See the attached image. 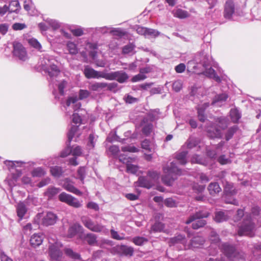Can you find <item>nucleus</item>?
<instances>
[{
  "instance_id": "f257e3e1",
  "label": "nucleus",
  "mask_w": 261,
  "mask_h": 261,
  "mask_svg": "<svg viewBox=\"0 0 261 261\" xmlns=\"http://www.w3.org/2000/svg\"><path fill=\"white\" fill-rule=\"evenodd\" d=\"M164 175L162 177L163 182L167 186H171L177 179V176L181 174V171L175 164H170L163 168Z\"/></svg>"
},
{
  "instance_id": "f03ea898",
  "label": "nucleus",
  "mask_w": 261,
  "mask_h": 261,
  "mask_svg": "<svg viewBox=\"0 0 261 261\" xmlns=\"http://www.w3.org/2000/svg\"><path fill=\"white\" fill-rule=\"evenodd\" d=\"M221 249L226 256L232 261H245L244 254L237 251L235 248L227 243L222 244Z\"/></svg>"
},
{
  "instance_id": "7ed1b4c3",
  "label": "nucleus",
  "mask_w": 261,
  "mask_h": 261,
  "mask_svg": "<svg viewBox=\"0 0 261 261\" xmlns=\"http://www.w3.org/2000/svg\"><path fill=\"white\" fill-rule=\"evenodd\" d=\"M208 216V213H203L202 211H199L190 216L186 221V223L188 224L193 222L192 228L194 229H198L206 224V221L202 219V218H206Z\"/></svg>"
},
{
  "instance_id": "20e7f679",
  "label": "nucleus",
  "mask_w": 261,
  "mask_h": 261,
  "mask_svg": "<svg viewBox=\"0 0 261 261\" xmlns=\"http://www.w3.org/2000/svg\"><path fill=\"white\" fill-rule=\"evenodd\" d=\"M81 220L85 227L92 231L95 232L106 231L104 225L96 223L88 216H83L81 217Z\"/></svg>"
},
{
  "instance_id": "39448f33",
  "label": "nucleus",
  "mask_w": 261,
  "mask_h": 261,
  "mask_svg": "<svg viewBox=\"0 0 261 261\" xmlns=\"http://www.w3.org/2000/svg\"><path fill=\"white\" fill-rule=\"evenodd\" d=\"M62 247V245L58 242L49 246L48 253L51 261H63V255L60 249Z\"/></svg>"
},
{
  "instance_id": "423d86ee",
  "label": "nucleus",
  "mask_w": 261,
  "mask_h": 261,
  "mask_svg": "<svg viewBox=\"0 0 261 261\" xmlns=\"http://www.w3.org/2000/svg\"><path fill=\"white\" fill-rule=\"evenodd\" d=\"M254 229V224L249 217L248 219H245L239 227L238 234L240 236H248L251 237H253Z\"/></svg>"
},
{
  "instance_id": "0eeeda50",
  "label": "nucleus",
  "mask_w": 261,
  "mask_h": 261,
  "mask_svg": "<svg viewBox=\"0 0 261 261\" xmlns=\"http://www.w3.org/2000/svg\"><path fill=\"white\" fill-rule=\"evenodd\" d=\"M13 54L14 56L23 61H25L28 59L26 49L21 43L14 41L13 43Z\"/></svg>"
},
{
  "instance_id": "6e6552de",
  "label": "nucleus",
  "mask_w": 261,
  "mask_h": 261,
  "mask_svg": "<svg viewBox=\"0 0 261 261\" xmlns=\"http://www.w3.org/2000/svg\"><path fill=\"white\" fill-rule=\"evenodd\" d=\"M59 199L61 202H65L75 208L80 207L82 205L81 202L77 199L65 192H63L59 195Z\"/></svg>"
},
{
  "instance_id": "1a4fd4ad",
  "label": "nucleus",
  "mask_w": 261,
  "mask_h": 261,
  "mask_svg": "<svg viewBox=\"0 0 261 261\" xmlns=\"http://www.w3.org/2000/svg\"><path fill=\"white\" fill-rule=\"evenodd\" d=\"M129 76L123 71H118L107 73L106 79L107 80H116L119 83H123L127 81Z\"/></svg>"
},
{
  "instance_id": "9d476101",
  "label": "nucleus",
  "mask_w": 261,
  "mask_h": 261,
  "mask_svg": "<svg viewBox=\"0 0 261 261\" xmlns=\"http://www.w3.org/2000/svg\"><path fill=\"white\" fill-rule=\"evenodd\" d=\"M117 84L115 83H107L105 82H95L91 84L89 88L93 91H99L105 88H107L108 91H112L116 88Z\"/></svg>"
},
{
  "instance_id": "9b49d317",
  "label": "nucleus",
  "mask_w": 261,
  "mask_h": 261,
  "mask_svg": "<svg viewBox=\"0 0 261 261\" xmlns=\"http://www.w3.org/2000/svg\"><path fill=\"white\" fill-rule=\"evenodd\" d=\"M38 216L42 217L41 224L45 226L55 224L58 218L56 215L52 212H47L44 215L39 214Z\"/></svg>"
},
{
  "instance_id": "f8f14e48",
  "label": "nucleus",
  "mask_w": 261,
  "mask_h": 261,
  "mask_svg": "<svg viewBox=\"0 0 261 261\" xmlns=\"http://www.w3.org/2000/svg\"><path fill=\"white\" fill-rule=\"evenodd\" d=\"M84 74L85 77L88 79L99 78L106 79L107 73L97 71L88 66L85 67L84 70Z\"/></svg>"
},
{
  "instance_id": "ddd939ff",
  "label": "nucleus",
  "mask_w": 261,
  "mask_h": 261,
  "mask_svg": "<svg viewBox=\"0 0 261 261\" xmlns=\"http://www.w3.org/2000/svg\"><path fill=\"white\" fill-rule=\"evenodd\" d=\"M235 12V5L232 0H227L224 6L223 16L225 19H231Z\"/></svg>"
},
{
  "instance_id": "4468645a",
  "label": "nucleus",
  "mask_w": 261,
  "mask_h": 261,
  "mask_svg": "<svg viewBox=\"0 0 261 261\" xmlns=\"http://www.w3.org/2000/svg\"><path fill=\"white\" fill-rule=\"evenodd\" d=\"M187 240L185 236L178 234L174 237L170 239L168 242L170 246H177L180 245V247L181 249L187 248L188 245H186Z\"/></svg>"
},
{
  "instance_id": "2eb2a0df",
  "label": "nucleus",
  "mask_w": 261,
  "mask_h": 261,
  "mask_svg": "<svg viewBox=\"0 0 261 261\" xmlns=\"http://www.w3.org/2000/svg\"><path fill=\"white\" fill-rule=\"evenodd\" d=\"M224 192L226 195H233L237 194V190L233 184L226 180L223 181Z\"/></svg>"
},
{
  "instance_id": "dca6fc26",
  "label": "nucleus",
  "mask_w": 261,
  "mask_h": 261,
  "mask_svg": "<svg viewBox=\"0 0 261 261\" xmlns=\"http://www.w3.org/2000/svg\"><path fill=\"white\" fill-rule=\"evenodd\" d=\"M204 241V239L202 237H195L191 240L190 244L188 245L187 248H198L203 245Z\"/></svg>"
},
{
  "instance_id": "f3484780",
  "label": "nucleus",
  "mask_w": 261,
  "mask_h": 261,
  "mask_svg": "<svg viewBox=\"0 0 261 261\" xmlns=\"http://www.w3.org/2000/svg\"><path fill=\"white\" fill-rule=\"evenodd\" d=\"M44 70L50 77L57 76L60 73V69L55 64L50 65L49 67L44 68Z\"/></svg>"
},
{
  "instance_id": "a211bd4d",
  "label": "nucleus",
  "mask_w": 261,
  "mask_h": 261,
  "mask_svg": "<svg viewBox=\"0 0 261 261\" xmlns=\"http://www.w3.org/2000/svg\"><path fill=\"white\" fill-rule=\"evenodd\" d=\"M209 193L212 196H215L221 191V188L217 182H211L207 187Z\"/></svg>"
},
{
  "instance_id": "6ab92c4d",
  "label": "nucleus",
  "mask_w": 261,
  "mask_h": 261,
  "mask_svg": "<svg viewBox=\"0 0 261 261\" xmlns=\"http://www.w3.org/2000/svg\"><path fill=\"white\" fill-rule=\"evenodd\" d=\"M228 218L227 212L219 211L216 212L214 220L216 222L220 223L227 220Z\"/></svg>"
},
{
  "instance_id": "aec40b11",
  "label": "nucleus",
  "mask_w": 261,
  "mask_h": 261,
  "mask_svg": "<svg viewBox=\"0 0 261 261\" xmlns=\"http://www.w3.org/2000/svg\"><path fill=\"white\" fill-rule=\"evenodd\" d=\"M137 182L139 186L147 189H150L153 184L152 181L148 180L146 177L143 176L140 177Z\"/></svg>"
},
{
  "instance_id": "412c9836",
  "label": "nucleus",
  "mask_w": 261,
  "mask_h": 261,
  "mask_svg": "<svg viewBox=\"0 0 261 261\" xmlns=\"http://www.w3.org/2000/svg\"><path fill=\"white\" fill-rule=\"evenodd\" d=\"M165 225L162 222H156L150 228V233L165 232Z\"/></svg>"
},
{
  "instance_id": "4be33fe9",
  "label": "nucleus",
  "mask_w": 261,
  "mask_h": 261,
  "mask_svg": "<svg viewBox=\"0 0 261 261\" xmlns=\"http://www.w3.org/2000/svg\"><path fill=\"white\" fill-rule=\"evenodd\" d=\"M118 251L123 255L132 256L134 253V249L131 247L121 245L118 247Z\"/></svg>"
},
{
  "instance_id": "5701e85b",
  "label": "nucleus",
  "mask_w": 261,
  "mask_h": 261,
  "mask_svg": "<svg viewBox=\"0 0 261 261\" xmlns=\"http://www.w3.org/2000/svg\"><path fill=\"white\" fill-rule=\"evenodd\" d=\"M42 241V236L38 234H34L30 239V243L34 247L41 245Z\"/></svg>"
},
{
  "instance_id": "b1692460",
  "label": "nucleus",
  "mask_w": 261,
  "mask_h": 261,
  "mask_svg": "<svg viewBox=\"0 0 261 261\" xmlns=\"http://www.w3.org/2000/svg\"><path fill=\"white\" fill-rule=\"evenodd\" d=\"M27 212V208L25 204L23 202H19L17 206V214L20 220H22Z\"/></svg>"
},
{
  "instance_id": "393cba45",
  "label": "nucleus",
  "mask_w": 261,
  "mask_h": 261,
  "mask_svg": "<svg viewBox=\"0 0 261 261\" xmlns=\"http://www.w3.org/2000/svg\"><path fill=\"white\" fill-rule=\"evenodd\" d=\"M216 122L218 123L217 126L222 129H225L228 126L229 120L224 117H218Z\"/></svg>"
},
{
  "instance_id": "a878e982",
  "label": "nucleus",
  "mask_w": 261,
  "mask_h": 261,
  "mask_svg": "<svg viewBox=\"0 0 261 261\" xmlns=\"http://www.w3.org/2000/svg\"><path fill=\"white\" fill-rule=\"evenodd\" d=\"M9 7V12L11 13L15 12L18 13L19 10L20 9V6L18 1H13L10 3Z\"/></svg>"
},
{
  "instance_id": "bb28decb",
  "label": "nucleus",
  "mask_w": 261,
  "mask_h": 261,
  "mask_svg": "<svg viewBox=\"0 0 261 261\" xmlns=\"http://www.w3.org/2000/svg\"><path fill=\"white\" fill-rule=\"evenodd\" d=\"M188 153V152L186 150L177 152L174 154V158L182 163H186V157Z\"/></svg>"
},
{
  "instance_id": "cd10ccee",
  "label": "nucleus",
  "mask_w": 261,
  "mask_h": 261,
  "mask_svg": "<svg viewBox=\"0 0 261 261\" xmlns=\"http://www.w3.org/2000/svg\"><path fill=\"white\" fill-rule=\"evenodd\" d=\"M207 134L208 136L211 138H221L222 136V133L218 128L207 130Z\"/></svg>"
},
{
  "instance_id": "c85d7f7f",
  "label": "nucleus",
  "mask_w": 261,
  "mask_h": 261,
  "mask_svg": "<svg viewBox=\"0 0 261 261\" xmlns=\"http://www.w3.org/2000/svg\"><path fill=\"white\" fill-rule=\"evenodd\" d=\"M60 191V190L58 188L54 187H49L45 192L44 195L49 199H50L57 195Z\"/></svg>"
},
{
  "instance_id": "c756f323",
  "label": "nucleus",
  "mask_w": 261,
  "mask_h": 261,
  "mask_svg": "<svg viewBox=\"0 0 261 261\" xmlns=\"http://www.w3.org/2000/svg\"><path fill=\"white\" fill-rule=\"evenodd\" d=\"M230 117L233 123H237L241 118V114L238 109H232L230 111Z\"/></svg>"
},
{
  "instance_id": "7c9ffc66",
  "label": "nucleus",
  "mask_w": 261,
  "mask_h": 261,
  "mask_svg": "<svg viewBox=\"0 0 261 261\" xmlns=\"http://www.w3.org/2000/svg\"><path fill=\"white\" fill-rule=\"evenodd\" d=\"M82 228V226L79 224H74L69 228L68 235L70 238L72 237L77 232Z\"/></svg>"
},
{
  "instance_id": "2f4dec72",
  "label": "nucleus",
  "mask_w": 261,
  "mask_h": 261,
  "mask_svg": "<svg viewBox=\"0 0 261 261\" xmlns=\"http://www.w3.org/2000/svg\"><path fill=\"white\" fill-rule=\"evenodd\" d=\"M85 239L90 245H94L97 243V236L94 233H87L85 237Z\"/></svg>"
},
{
  "instance_id": "473e14b6",
  "label": "nucleus",
  "mask_w": 261,
  "mask_h": 261,
  "mask_svg": "<svg viewBox=\"0 0 261 261\" xmlns=\"http://www.w3.org/2000/svg\"><path fill=\"white\" fill-rule=\"evenodd\" d=\"M189 16L190 14L187 11L181 9H177L174 13V16L180 19H184L189 17Z\"/></svg>"
},
{
  "instance_id": "72a5a7b5",
  "label": "nucleus",
  "mask_w": 261,
  "mask_h": 261,
  "mask_svg": "<svg viewBox=\"0 0 261 261\" xmlns=\"http://www.w3.org/2000/svg\"><path fill=\"white\" fill-rule=\"evenodd\" d=\"M238 126L234 125L229 127L225 133V138L226 141L229 140L231 139L234 134L238 130Z\"/></svg>"
},
{
  "instance_id": "f704fd0d",
  "label": "nucleus",
  "mask_w": 261,
  "mask_h": 261,
  "mask_svg": "<svg viewBox=\"0 0 261 261\" xmlns=\"http://www.w3.org/2000/svg\"><path fill=\"white\" fill-rule=\"evenodd\" d=\"M64 251H65V253L66 254V255L72 259H81L80 255L79 253L74 252L70 248H65L64 250Z\"/></svg>"
},
{
  "instance_id": "c9c22d12",
  "label": "nucleus",
  "mask_w": 261,
  "mask_h": 261,
  "mask_svg": "<svg viewBox=\"0 0 261 261\" xmlns=\"http://www.w3.org/2000/svg\"><path fill=\"white\" fill-rule=\"evenodd\" d=\"M33 177H41L46 174L45 171L41 167H38L33 169L31 172Z\"/></svg>"
},
{
  "instance_id": "e433bc0d",
  "label": "nucleus",
  "mask_w": 261,
  "mask_h": 261,
  "mask_svg": "<svg viewBox=\"0 0 261 261\" xmlns=\"http://www.w3.org/2000/svg\"><path fill=\"white\" fill-rule=\"evenodd\" d=\"M148 240L143 237H136L133 238L132 242L137 246H142L148 242Z\"/></svg>"
},
{
  "instance_id": "4c0bfd02",
  "label": "nucleus",
  "mask_w": 261,
  "mask_h": 261,
  "mask_svg": "<svg viewBox=\"0 0 261 261\" xmlns=\"http://www.w3.org/2000/svg\"><path fill=\"white\" fill-rule=\"evenodd\" d=\"M50 172L52 175L56 177L61 176L63 173L62 169L57 166L52 167L50 169Z\"/></svg>"
},
{
  "instance_id": "58836bf2",
  "label": "nucleus",
  "mask_w": 261,
  "mask_h": 261,
  "mask_svg": "<svg viewBox=\"0 0 261 261\" xmlns=\"http://www.w3.org/2000/svg\"><path fill=\"white\" fill-rule=\"evenodd\" d=\"M228 97V95L225 93L218 94L216 95L214 98L212 104H214L218 102L225 101L227 100Z\"/></svg>"
},
{
  "instance_id": "ea45409f",
  "label": "nucleus",
  "mask_w": 261,
  "mask_h": 261,
  "mask_svg": "<svg viewBox=\"0 0 261 261\" xmlns=\"http://www.w3.org/2000/svg\"><path fill=\"white\" fill-rule=\"evenodd\" d=\"M79 127V125H72L71 127V128L68 133V141L69 143H70L75 133L78 130Z\"/></svg>"
},
{
  "instance_id": "a19ab883",
  "label": "nucleus",
  "mask_w": 261,
  "mask_h": 261,
  "mask_svg": "<svg viewBox=\"0 0 261 261\" xmlns=\"http://www.w3.org/2000/svg\"><path fill=\"white\" fill-rule=\"evenodd\" d=\"M110 34L118 38H121L126 35V33L122 29L117 28L114 29L110 31Z\"/></svg>"
},
{
  "instance_id": "79ce46f5",
  "label": "nucleus",
  "mask_w": 261,
  "mask_h": 261,
  "mask_svg": "<svg viewBox=\"0 0 261 261\" xmlns=\"http://www.w3.org/2000/svg\"><path fill=\"white\" fill-rule=\"evenodd\" d=\"M68 50L70 54L75 55L77 53V48L75 44L69 42L67 44Z\"/></svg>"
},
{
  "instance_id": "37998d69",
  "label": "nucleus",
  "mask_w": 261,
  "mask_h": 261,
  "mask_svg": "<svg viewBox=\"0 0 261 261\" xmlns=\"http://www.w3.org/2000/svg\"><path fill=\"white\" fill-rule=\"evenodd\" d=\"M153 129V125L152 123H148L145 125L142 128V133L146 136H149L152 132Z\"/></svg>"
},
{
  "instance_id": "c03bdc74",
  "label": "nucleus",
  "mask_w": 261,
  "mask_h": 261,
  "mask_svg": "<svg viewBox=\"0 0 261 261\" xmlns=\"http://www.w3.org/2000/svg\"><path fill=\"white\" fill-rule=\"evenodd\" d=\"M29 43L31 46L39 50H40L42 48L41 44L38 42V41L36 39L31 38L29 39Z\"/></svg>"
},
{
  "instance_id": "a18cd8bd",
  "label": "nucleus",
  "mask_w": 261,
  "mask_h": 261,
  "mask_svg": "<svg viewBox=\"0 0 261 261\" xmlns=\"http://www.w3.org/2000/svg\"><path fill=\"white\" fill-rule=\"evenodd\" d=\"M65 189L66 190L70 192H72L77 195H81L82 194V193L80 190H79L77 188H76L71 185L68 184L66 185L65 187Z\"/></svg>"
},
{
  "instance_id": "49530a36",
  "label": "nucleus",
  "mask_w": 261,
  "mask_h": 261,
  "mask_svg": "<svg viewBox=\"0 0 261 261\" xmlns=\"http://www.w3.org/2000/svg\"><path fill=\"white\" fill-rule=\"evenodd\" d=\"M121 150L123 152H137L139 149L134 146L127 145L122 147Z\"/></svg>"
},
{
  "instance_id": "de8ad7c7",
  "label": "nucleus",
  "mask_w": 261,
  "mask_h": 261,
  "mask_svg": "<svg viewBox=\"0 0 261 261\" xmlns=\"http://www.w3.org/2000/svg\"><path fill=\"white\" fill-rule=\"evenodd\" d=\"M135 47V45L132 43L125 45L122 48V53L123 54H128L131 53L134 49Z\"/></svg>"
},
{
  "instance_id": "09e8293b",
  "label": "nucleus",
  "mask_w": 261,
  "mask_h": 261,
  "mask_svg": "<svg viewBox=\"0 0 261 261\" xmlns=\"http://www.w3.org/2000/svg\"><path fill=\"white\" fill-rule=\"evenodd\" d=\"M126 169L128 172L136 174L138 171V166L135 164H126Z\"/></svg>"
},
{
  "instance_id": "8fccbe9b",
  "label": "nucleus",
  "mask_w": 261,
  "mask_h": 261,
  "mask_svg": "<svg viewBox=\"0 0 261 261\" xmlns=\"http://www.w3.org/2000/svg\"><path fill=\"white\" fill-rule=\"evenodd\" d=\"M111 237L113 239L117 240H122L126 239V238L124 237V234H122V236H120L118 234V232L115 231L114 229H111L110 230Z\"/></svg>"
},
{
  "instance_id": "3c124183",
  "label": "nucleus",
  "mask_w": 261,
  "mask_h": 261,
  "mask_svg": "<svg viewBox=\"0 0 261 261\" xmlns=\"http://www.w3.org/2000/svg\"><path fill=\"white\" fill-rule=\"evenodd\" d=\"M147 175L151 178L152 182H154L159 178V174L154 171H149L147 173Z\"/></svg>"
},
{
  "instance_id": "603ef678",
  "label": "nucleus",
  "mask_w": 261,
  "mask_h": 261,
  "mask_svg": "<svg viewBox=\"0 0 261 261\" xmlns=\"http://www.w3.org/2000/svg\"><path fill=\"white\" fill-rule=\"evenodd\" d=\"M71 152L72 149L70 146V143H69V145L61 152L60 156L61 158H65L69 155Z\"/></svg>"
},
{
  "instance_id": "864d4df0",
  "label": "nucleus",
  "mask_w": 261,
  "mask_h": 261,
  "mask_svg": "<svg viewBox=\"0 0 261 261\" xmlns=\"http://www.w3.org/2000/svg\"><path fill=\"white\" fill-rule=\"evenodd\" d=\"M72 121L76 125L80 126L82 123V119L78 114L74 113L72 116Z\"/></svg>"
},
{
  "instance_id": "5fc2aeb1",
  "label": "nucleus",
  "mask_w": 261,
  "mask_h": 261,
  "mask_svg": "<svg viewBox=\"0 0 261 261\" xmlns=\"http://www.w3.org/2000/svg\"><path fill=\"white\" fill-rule=\"evenodd\" d=\"M146 78H147V76L143 74L140 73L139 74H138L134 76L132 78L131 81L133 83H135V82H139L140 81H143V80L146 79Z\"/></svg>"
},
{
  "instance_id": "6e6d98bb",
  "label": "nucleus",
  "mask_w": 261,
  "mask_h": 261,
  "mask_svg": "<svg viewBox=\"0 0 261 261\" xmlns=\"http://www.w3.org/2000/svg\"><path fill=\"white\" fill-rule=\"evenodd\" d=\"M210 239L211 242L213 243H219L220 242V239L218 237L217 233L214 231H212L210 236Z\"/></svg>"
},
{
  "instance_id": "4d7b16f0",
  "label": "nucleus",
  "mask_w": 261,
  "mask_h": 261,
  "mask_svg": "<svg viewBox=\"0 0 261 261\" xmlns=\"http://www.w3.org/2000/svg\"><path fill=\"white\" fill-rule=\"evenodd\" d=\"M90 93L87 90L81 89L79 91V98L80 100L86 98L89 96Z\"/></svg>"
},
{
  "instance_id": "13d9d810",
  "label": "nucleus",
  "mask_w": 261,
  "mask_h": 261,
  "mask_svg": "<svg viewBox=\"0 0 261 261\" xmlns=\"http://www.w3.org/2000/svg\"><path fill=\"white\" fill-rule=\"evenodd\" d=\"M89 141L87 143V146L89 149H93L95 147V143L94 142V136L93 134H90L89 136Z\"/></svg>"
},
{
  "instance_id": "bf43d9fd",
  "label": "nucleus",
  "mask_w": 261,
  "mask_h": 261,
  "mask_svg": "<svg viewBox=\"0 0 261 261\" xmlns=\"http://www.w3.org/2000/svg\"><path fill=\"white\" fill-rule=\"evenodd\" d=\"M182 87V84L181 81H176L172 85V88L175 92L179 91Z\"/></svg>"
},
{
  "instance_id": "052dcab7",
  "label": "nucleus",
  "mask_w": 261,
  "mask_h": 261,
  "mask_svg": "<svg viewBox=\"0 0 261 261\" xmlns=\"http://www.w3.org/2000/svg\"><path fill=\"white\" fill-rule=\"evenodd\" d=\"M12 28L15 31H19L26 28L27 25L24 23L16 22L12 25Z\"/></svg>"
},
{
  "instance_id": "680f3d73",
  "label": "nucleus",
  "mask_w": 261,
  "mask_h": 261,
  "mask_svg": "<svg viewBox=\"0 0 261 261\" xmlns=\"http://www.w3.org/2000/svg\"><path fill=\"white\" fill-rule=\"evenodd\" d=\"M159 35V33L155 30L146 28L145 36L156 37Z\"/></svg>"
},
{
  "instance_id": "e2e57ef3",
  "label": "nucleus",
  "mask_w": 261,
  "mask_h": 261,
  "mask_svg": "<svg viewBox=\"0 0 261 261\" xmlns=\"http://www.w3.org/2000/svg\"><path fill=\"white\" fill-rule=\"evenodd\" d=\"M78 175L79 176V178L83 182L85 173H86V169L85 167H80L77 171Z\"/></svg>"
},
{
  "instance_id": "0e129e2a",
  "label": "nucleus",
  "mask_w": 261,
  "mask_h": 261,
  "mask_svg": "<svg viewBox=\"0 0 261 261\" xmlns=\"http://www.w3.org/2000/svg\"><path fill=\"white\" fill-rule=\"evenodd\" d=\"M196 178L202 182H207L209 181L208 177L202 173H198L196 176Z\"/></svg>"
},
{
  "instance_id": "69168bd1",
  "label": "nucleus",
  "mask_w": 261,
  "mask_h": 261,
  "mask_svg": "<svg viewBox=\"0 0 261 261\" xmlns=\"http://www.w3.org/2000/svg\"><path fill=\"white\" fill-rule=\"evenodd\" d=\"M205 188V186L204 185H199L198 184H195L193 187V190L197 193H201L203 192Z\"/></svg>"
},
{
  "instance_id": "338daca9",
  "label": "nucleus",
  "mask_w": 261,
  "mask_h": 261,
  "mask_svg": "<svg viewBox=\"0 0 261 261\" xmlns=\"http://www.w3.org/2000/svg\"><path fill=\"white\" fill-rule=\"evenodd\" d=\"M70 32L74 36L79 37L83 35L84 32L82 28H77L70 30Z\"/></svg>"
},
{
  "instance_id": "774afa93",
  "label": "nucleus",
  "mask_w": 261,
  "mask_h": 261,
  "mask_svg": "<svg viewBox=\"0 0 261 261\" xmlns=\"http://www.w3.org/2000/svg\"><path fill=\"white\" fill-rule=\"evenodd\" d=\"M141 147L143 149L150 151V141L148 139H145L143 140L141 143Z\"/></svg>"
}]
</instances>
